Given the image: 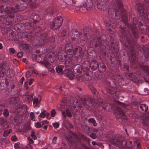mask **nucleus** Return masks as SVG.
Returning <instances> with one entry per match:
<instances>
[{
	"label": "nucleus",
	"mask_w": 149,
	"mask_h": 149,
	"mask_svg": "<svg viewBox=\"0 0 149 149\" xmlns=\"http://www.w3.org/2000/svg\"><path fill=\"white\" fill-rule=\"evenodd\" d=\"M90 89L93 94V98L88 95L82 97L81 100L83 103V106L86 108L88 109L92 105H100L105 109L107 105L101 98L98 92L93 87H91Z\"/></svg>",
	"instance_id": "obj_1"
},
{
	"label": "nucleus",
	"mask_w": 149,
	"mask_h": 149,
	"mask_svg": "<svg viewBox=\"0 0 149 149\" xmlns=\"http://www.w3.org/2000/svg\"><path fill=\"white\" fill-rule=\"evenodd\" d=\"M95 34L96 35L97 39L94 38L90 41V46L91 47H94L95 48L99 47L100 51L104 54L106 55V52L110 46L109 41L106 40L100 41L99 40L101 39V37L100 36V33L98 31H96Z\"/></svg>",
	"instance_id": "obj_2"
},
{
	"label": "nucleus",
	"mask_w": 149,
	"mask_h": 149,
	"mask_svg": "<svg viewBox=\"0 0 149 149\" xmlns=\"http://www.w3.org/2000/svg\"><path fill=\"white\" fill-rule=\"evenodd\" d=\"M119 31L124 36V38L122 37L120 39L122 44L127 43L129 46L134 45L136 40L139 38L138 35L137 38H135L134 36V37L133 38L130 30L126 27L123 29H121Z\"/></svg>",
	"instance_id": "obj_3"
},
{
	"label": "nucleus",
	"mask_w": 149,
	"mask_h": 149,
	"mask_svg": "<svg viewBox=\"0 0 149 149\" xmlns=\"http://www.w3.org/2000/svg\"><path fill=\"white\" fill-rule=\"evenodd\" d=\"M109 141L115 145H120V147L126 148L129 149L133 148V146H127V142L123 139L120 135L116 134L111 136Z\"/></svg>",
	"instance_id": "obj_4"
},
{
	"label": "nucleus",
	"mask_w": 149,
	"mask_h": 149,
	"mask_svg": "<svg viewBox=\"0 0 149 149\" xmlns=\"http://www.w3.org/2000/svg\"><path fill=\"white\" fill-rule=\"evenodd\" d=\"M105 82L108 85L106 88L107 93L110 94L113 98H116L117 97V92L116 85L114 82L112 81L111 82L108 81L106 80Z\"/></svg>",
	"instance_id": "obj_5"
},
{
	"label": "nucleus",
	"mask_w": 149,
	"mask_h": 149,
	"mask_svg": "<svg viewBox=\"0 0 149 149\" xmlns=\"http://www.w3.org/2000/svg\"><path fill=\"white\" fill-rule=\"evenodd\" d=\"M121 18L122 20V22L125 23L126 25L131 30L133 35L135 38H138V30L136 26V24L133 23L130 24L128 22V17L126 15H122Z\"/></svg>",
	"instance_id": "obj_6"
},
{
	"label": "nucleus",
	"mask_w": 149,
	"mask_h": 149,
	"mask_svg": "<svg viewBox=\"0 0 149 149\" xmlns=\"http://www.w3.org/2000/svg\"><path fill=\"white\" fill-rule=\"evenodd\" d=\"M17 3L15 6V8H12V12L16 13L18 11L25 10L27 7L28 4L27 0H17Z\"/></svg>",
	"instance_id": "obj_7"
},
{
	"label": "nucleus",
	"mask_w": 149,
	"mask_h": 149,
	"mask_svg": "<svg viewBox=\"0 0 149 149\" xmlns=\"http://www.w3.org/2000/svg\"><path fill=\"white\" fill-rule=\"evenodd\" d=\"M63 21L61 16L55 18L53 21L50 23L51 28L53 30H55L59 28L61 26Z\"/></svg>",
	"instance_id": "obj_8"
},
{
	"label": "nucleus",
	"mask_w": 149,
	"mask_h": 149,
	"mask_svg": "<svg viewBox=\"0 0 149 149\" xmlns=\"http://www.w3.org/2000/svg\"><path fill=\"white\" fill-rule=\"evenodd\" d=\"M86 51H83L80 46H76L74 49L73 55L76 57L77 59H80L83 58L86 56L85 53Z\"/></svg>",
	"instance_id": "obj_9"
},
{
	"label": "nucleus",
	"mask_w": 149,
	"mask_h": 149,
	"mask_svg": "<svg viewBox=\"0 0 149 149\" xmlns=\"http://www.w3.org/2000/svg\"><path fill=\"white\" fill-rule=\"evenodd\" d=\"M113 6L115 10L120 11L122 15L126 14V10L123 8V5L121 0H116Z\"/></svg>",
	"instance_id": "obj_10"
},
{
	"label": "nucleus",
	"mask_w": 149,
	"mask_h": 149,
	"mask_svg": "<svg viewBox=\"0 0 149 149\" xmlns=\"http://www.w3.org/2000/svg\"><path fill=\"white\" fill-rule=\"evenodd\" d=\"M135 7L137 9L139 14L141 16L146 17L148 14L147 12L144 10V6L142 3H138L135 4Z\"/></svg>",
	"instance_id": "obj_11"
},
{
	"label": "nucleus",
	"mask_w": 149,
	"mask_h": 149,
	"mask_svg": "<svg viewBox=\"0 0 149 149\" xmlns=\"http://www.w3.org/2000/svg\"><path fill=\"white\" fill-rule=\"evenodd\" d=\"M134 45L129 46L127 45H125L126 48H128V52L130 53L129 56V60L130 62H134L136 60V55L135 51H134L133 47Z\"/></svg>",
	"instance_id": "obj_12"
},
{
	"label": "nucleus",
	"mask_w": 149,
	"mask_h": 149,
	"mask_svg": "<svg viewBox=\"0 0 149 149\" xmlns=\"http://www.w3.org/2000/svg\"><path fill=\"white\" fill-rule=\"evenodd\" d=\"M108 61L109 64L113 67L118 63L119 61V57L116 56L114 54L111 53Z\"/></svg>",
	"instance_id": "obj_13"
},
{
	"label": "nucleus",
	"mask_w": 149,
	"mask_h": 149,
	"mask_svg": "<svg viewBox=\"0 0 149 149\" xmlns=\"http://www.w3.org/2000/svg\"><path fill=\"white\" fill-rule=\"evenodd\" d=\"M127 79L136 83L140 81V77L138 74L135 72L128 73L126 74Z\"/></svg>",
	"instance_id": "obj_14"
},
{
	"label": "nucleus",
	"mask_w": 149,
	"mask_h": 149,
	"mask_svg": "<svg viewBox=\"0 0 149 149\" xmlns=\"http://www.w3.org/2000/svg\"><path fill=\"white\" fill-rule=\"evenodd\" d=\"M40 46L42 53L44 54L50 53L54 48L52 46L48 45V44L44 43L41 44Z\"/></svg>",
	"instance_id": "obj_15"
},
{
	"label": "nucleus",
	"mask_w": 149,
	"mask_h": 149,
	"mask_svg": "<svg viewBox=\"0 0 149 149\" xmlns=\"http://www.w3.org/2000/svg\"><path fill=\"white\" fill-rule=\"evenodd\" d=\"M65 51L68 55H70L69 57H71L73 55L74 49L73 46L72 44L68 43H66L65 45Z\"/></svg>",
	"instance_id": "obj_16"
},
{
	"label": "nucleus",
	"mask_w": 149,
	"mask_h": 149,
	"mask_svg": "<svg viewBox=\"0 0 149 149\" xmlns=\"http://www.w3.org/2000/svg\"><path fill=\"white\" fill-rule=\"evenodd\" d=\"M13 13L7 14L3 17L4 19L6 22V24L11 26V22L13 17H15V14Z\"/></svg>",
	"instance_id": "obj_17"
},
{
	"label": "nucleus",
	"mask_w": 149,
	"mask_h": 149,
	"mask_svg": "<svg viewBox=\"0 0 149 149\" xmlns=\"http://www.w3.org/2000/svg\"><path fill=\"white\" fill-rule=\"evenodd\" d=\"M0 8L3 10L4 12H7V14L9 13H15L12 12V8H15V7H10V4L7 3H4L2 4L0 6Z\"/></svg>",
	"instance_id": "obj_18"
},
{
	"label": "nucleus",
	"mask_w": 149,
	"mask_h": 149,
	"mask_svg": "<svg viewBox=\"0 0 149 149\" xmlns=\"http://www.w3.org/2000/svg\"><path fill=\"white\" fill-rule=\"evenodd\" d=\"M91 29L88 27H85L83 29V33L84 35V40L87 41V40L91 39L93 37L90 34Z\"/></svg>",
	"instance_id": "obj_19"
},
{
	"label": "nucleus",
	"mask_w": 149,
	"mask_h": 149,
	"mask_svg": "<svg viewBox=\"0 0 149 149\" xmlns=\"http://www.w3.org/2000/svg\"><path fill=\"white\" fill-rule=\"evenodd\" d=\"M68 55V54L66 52L63 50H61L59 51L58 53V59L60 62H63L66 60Z\"/></svg>",
	"instance_id": "obj_20"
},
{
	"label": "nucleus",
	"mask_w": 149,
	"mask_h": 149,
	"mask_svg": "<svg viewBox=\"0 0 149 149\" xmlns=\"http://www.w3.org/2000/svg\"><path fill=\"white\" fill-rule=\"evenodd\" d=\"M19 98L16 97H11L8 98L7 100V103L11 105L12 106L16 105L19 102Z\"/></svg>",
	"instance_id": "obj_21"
},
{
	"label": "nucleus",
	"mask_w": 149,
	"mask_h": 149,
	"mask_svg": "<svg viewBox=\"0 0 149 149\" xmlns=\"http://www.w3.org/2000/svg\"><path fill=\"white\" fill-rule=\"evenodd\" d=\"M25 26L24 24L22 23H19L15 25L14 29L18 32L23 33L25 32Z\"/></svg>",
	"instance_id": "obj_22"
},
{
	"label": "nucleus",
	"mask_w": 149,
	"mask_h": 149,
	"mask_svg": "<svg viewBox=\"0 0 149 149\" xmlns=\"http://www.w3.org/2000/svg\"><path fill=\"white\" fill-rule=\"evenodd\" d=\"M117 113L116 114V116L117 118H119L123 117V119L126 120V115L123 113V109L119 107H117L116 109Z\"/></svg>",
	"instance_id": "obj_23"
},
{
	"label": "nucleus",
	"mask_w": 149,
	"mask_h": 149,
	"mask_svg": "<svg viewBox=\"0 0 149 149\" xmlns=\"http://www.w3.org/2000/svg\"><path fill=\"white\" fill-rule=\"evenodd\" d=\"M8 79L6 78L1 79L0 81V90H5L9 85Z\"/></svg>",
	"instance_id": "obj_24"
},
{
	"label": "nucleus",
	"mask_w": 149,
	"mask_h": 149,
	"mask_svg": "<svg viewBox=\"0 0 149 149\" xmlns=\"http://www.w3.org/2000/svg\"><path fill=\"white\" fill-rule=\"evenodd\" d=\"M104 23L107 30L111 34H113L115 33V29L113 28V26L111 23L109 21H106L104 22Z\"/></svg>",
	"instance_id": "obj_25"
},
{
	"label": "nucleus",
	"mask_w": 149,
	"mask_h": 149,
	"mask_svg": "<svg viewBox=\"0 0 149 149\" xmlns=\"http://www.w3.org/2000/svg\"><path fill=\"white\" fill-rule=\"evenodd\" d=\"M82 68V71L84 72H87L89 70L90 68V62L88 61H84L83 62L81 66Z\"/></svg>",
	"instance_id": "obj_26"
},
{
	"label": "nucleus",
	"mask_w": 149,
	"mask_h": 149,
	"mask_svg": "<svg viewBox=\"0 0 149 149\" xmlns=\"http://www.w3.org/2000/svg\"><path fill=\"white\" fill-rule=\"evenodd\" d=\"M63 74L71 80L73 79L75 75H74V73H73L72 70L70 69L65 70Z\"/></svg>",
	"instance_id": "obj_27"
},
{
	"label": "nucleus",
	"mask_w": 149,
	"mask_h": 149,
	"mask_svg": "<svg viewBox=\"0 0 149 149\" xmlns=\"http://www.w3.org/2000/svg\"><path fill=\"white\" fill-rule=\"evenodd\" d=\"M73 72L74 75L77 76L80 75L82 72V68L80 64L76 65L73 68Z\"/></svg>",
	"instance_id": "obj_28"
},
{
	"label": "nucleus",
	"mask_w": 149,
	"mask_h": 149,
	"mask_svg": "<svg viewBox=\"0 0 149 149\" xmlns=\"http://www.w3.org/2000/svg\"><path fill=\"white\" fill-rule=\"evenodd\" d=\"M25 26L24 31L29 33L34 25L32 22H27L24 24Z\"/></svg>",
	"instance_id": "obj_29"
},
{
	"label": "nucleus",
	"mask_w": 149,
	"mask_h": 149,
	"mask_svg": "<svg viewBox=\"0 0 149 149\" xmlns=\"http://www.w3.org/2000/svg\"><path fill=\"white\" fill-rule=\"evenodd\" d=\"M93 6V4L91 0H84L83 6L87 10H90Z\"/></svg>",
	"instance_id": "obj_30"
},
{
	"label": "nucleus",
	"mask_w": 149,
	"mask_h": 149,
	"mask_svg": "<svg viewBox=\"0 0 149 149\" xmlns=\"http://www.w3.org/2000/svg\"><path fill=\"white\" fill-rule=\"evenodd\" d=\"M31 19L33 20V23L35 24L38 23L40 19V15L35 13H33L31 16Z\"/></svg>",
	"instance_id": "obj_31"
},
{
	"label": "nucleus",
	"mask_w": 149,
	"mask_h": 149,
	"mask_svg": "<svg viewBox=\"0 0 149 149\" xmlns=\"http://www.w3.org/2000/svg\"><path fill=\"white\" fill-rule=\"evenodd\" d=\"M143 51V54L146 59L147 60L149 59V48L145 46L142 48Z\"/></svg>",
	"instance_id": "obj_32"
},
{
	"label": "nucleus",
	"mask_w": 149,
	"mask_h": 149,
	"mask_svg": "<svg viewBox=\"0 0 149 149\" xmlns=\"http://www.w3.org/2000/svg\"><path fill=\"white\" fill-rule=\"evenodd\" d=\"M42 29V27L38 26H36L34 28L32 31H30V36L31 37L34 36L38 33Z\"/></svg>",
	"instance_id": "obj_33"
},
{
	"label": "nucleus",
	"mask_w": 149,
	"mask_h": 149,
	"mask_svg": "<svg viewBox=\"0 0 149 149\" xmlns=\"http://www.w3.org/2000/svg\"><path fill=\"white\" fill-rule=\"evenodd\" d=\"M71 35V38L72 40H75L76 39H78L80 37V34L77 30L75 29L73 30L72 33Z\"/></svg>",
	"instance_id": "obj_34"
},
{
	"label": "nucleus",
	"mask_w": 149,
	"mask_h": 149,
	"mask_svg": "<svg viewBox=\"0 0 149 149\" xmlns=\"http://www.w3.org/2000/svg\"><path fill=\"white\" fill-rule=\"evenodd\" d=\"M10 65L9 63L8 64L6 62L4 61L0 66V69L5 72V71L8 72L10 70Z\"/></svg>",
	"instance_id": "obj_35"
},
{
	"label": "nucleus",
	"mask_w": 149,
	"mask_h": 149,
	"mask_svg": "<svg viewBox=\"0 0 149 149\" xmlns=\"http://www.w3.org/2000/svg\"><path fill=\"white\" fill-rule=\"evenodd\" d=\"M141 120L144 126H146L149 125V117L147 116H143L141 118Z\"/></svg>",
	"instance_id": "obj_36"
},
{
	"label": "nucleus",
	"mask_w": 149,
	"mask_h": 149,
	"mask_svg": "<svg viewBox=\"0 0 149 149\" xmlns=\"http://www.w3.org/2000/svg\"><path fill=\"white\" fill-rule=\"evenodd\" d=\"M90 67L91 69L95 70L98 67L99 64L97 61L95 60H92L90 63Z\"/></svg>",
	"instance_id": "obj_37"
},
{
	"label": "nucleus",
	"mask_w": 149,
	"mask_h": 149,
	"mask_svg": "<svg viewBox=\"0 0 149 149\" xmlns=\"http://www.w3.org/2000/svg\"><path fill=\"white\" fill-rule=\"evenodd\" d=\"M48 33H47L44 32L41 33L40 35L38 36V40L41 42H43L45 40L47 37Z\"/></svg>",
	"instance_id": "obj_38"
},
{
	"label": "nucleus",
	"mask_w": 149,
	"mask_h": 149,
	"mask_svg": "<svg viewBox=\"0 0 149 149\" xmlns=\"http://www.w3.org/2000/svg\"><path fill=\"white\" fill-rule=\"evenodd\" d=\"M149 90L147 87L146 86H141L139 88V91L141 95H146V93H148Z\"/></svg>",
	"instance_id": "obj_39"
},
{
	"label": "nucleus",
	"mask_w": 149,
	"mask_h": 149,
	"mask_svg": "<svg viewBox=\"0 0 149 149\" xmlns=\"http://www.w3.org/2000/svg\"><path fill=\"white\" fill-rule=\"evenodd\" d=\"M107 69V67L105 64L102 63H100L98 66V70L99 72H105Z\"/></svg>",
	"instance_id": "obj_40"
},
{
	"label": "nucleus",
	"mask_w": 149,
	"mask_h": 149,
	"mask_svg": "<svg viewBox=\"0 0 149 149\" xmlns=\"http://www.w3.org/2000/svg\"><path fill=\"white\" fill-rule=\"evenodd\" d=\"M109 3H104V4H100L97 6V8L101 10L104 11L107 9L108 7Z\"/></svg>",
	"instance_id": "obj_41"
},
{
	"label": "nucleus",
	"mask_w": 149,
	"mask_h": 149,
	"mask_svg": "<svg viewBox=\"0 0 149 149\" xmlns=\"http://www.w3.org/2000/svg\"><path fill=\"white\" fill-rule=\"evenodd\" d=\"M65 65L66 68L70 69L74 66V63L71 59H68L65 62Z\"/></svg>",
	"instance_id": "obj_42"
},
{
	"label": "nucleus",
	"mask_w": 149,
	"mask_h": 149,
	"mask_svg": "<svg viewBox=\"0 0 149 149\" xmlns=\"http://www.w3.org/2000/svg\"><path fill=\"white\" fill-rule=\"evenodd\" d=\"M125 23L122 21H120L118 22L116 24V28L120 31L121 29H123L126 28Z\"/></svg>",
	"instance_id": "obj_43"
},
{
	"label": "nucleus",
	"mask_w": 149,
	"mask_h": 149,
	"mask_svg": "<svg viewBox=\"0 0 149 149\" xmlns=\"http://www.w3.org/2000/svg\"><path fill=\"white\" fill-rule=\"evenodd\" d=\"M41 55H37L33 54L31 56V58L33 60L35 61L38 62L39 63L40 61L38 60V59L39 60L41 58Z\"/></svg>",
	"instance_id": "obj_44"
},
{
	"label": "nucleus",
	"mask_w": 149,
	"mask_h": 149,
	"mask_svg": "<svg viewBox=\"0 0 149 149\" xmlns=\"http://www.w3.org/2000/svg\"><path fill=\"white\" fill-rule=\"evenodd\" d=\"M15 85L13 84L12 87L11 88V91L12 96L16 95L18 93V91L16 88H15Z\"/></svg>",
	"instance_id": "obj_45"
},
{
	"label": "nucleus",
	"mask_w": 149,
	"mask_h": 149,
	"mask_svg": "<svg viewBox=\"0 0 149 149\" xmlns=\"http://www.w3.org/2000/svg\"><path fill=\"white\" fill-rule=\"evenodd\" d=\"M87 53H88L90 56L95 57L97 56V52L95 49H92L89 50V51H87Z\"/></svg>",
	"instance_id": "obj_46"
},
{
	"label": "nucleus",
	"mask_w": 149,
	"mask_h": 149,
	"mask_svg": "<svg viewBox=\"0 0 149 149\" xmlns=\"http://www.w3.org/2000/svg\"><path fill=\"white\" fill-rule=\"evenodd\" d=\"M140 109L143 112H146L148 110V107L146 104H141L140 106Z\"/></svg>",
	"instance_id": "obj_47"
},
{
	"label": "nucleus",
	"mask_w": 149,
	"mask_h": 149,
	"mask_svg": "<svg viewBox=\"0 0 149 149\" xmlns=\"http://www.w3.org/2000/svg\"><path fill=\"white\" fill-rule=\"evenodd\" d=\"M8 122L6 119L2 117L0 118V124L3 126H5L8 124Z\"/></svg>",
	"instance_id": "obj_48"
},
{
	"label": "nucleus",
	"mask_w": 149,
	"mask_h": 149,
	"mask_svg": "<svg viewBox=\"0 0 149 149\" xmlns=\"http://www.w3.org/2000/svg\"><path fill=\"white\" fill-rule=\"evenodd\" d=\"M47 59L48 61H50L51 63H53L56 60L55 56L54 54H50L49 55Z\"/></svg>",
	"instance_id": "obj_49"
},
{
	"label": "nucleus",
	"mask_w": 149,
	"mask_h": 149,
	"mask_svg": "<svg viewBox=\"0 0 149 149\" xmlns=\"http://www.w3.org/2000/svg\"><path fill=\"white\" fill-rule=\"evenodd\" d=\"M22 103L20 102V103L19 104V105L18 106V108H21L23 109H24V111L23 112V113H25L27 111V106L26 105H22Z\"/></svg>",
	"instance_id": "obj_50"
},
{
	"label": "nucleus",
	"mask_w": 149,
	"mask_h": 149,
	"mask_svg": "<svg viewBox=\"0 0 149 149\" xmlns=\"http://www.w3.org/2000/svg\"><path fill=\"white\" fill-rule=\"evenodd\" d=\"M29 6L31 8H36L37 7L35 0H30Z\"/></svg>",
	"instance_id": "obj_51"
},
{
	"label": "nucleus",
	"mask_w": 149,
	"mask_h": 149,
	"mask_svg": "<svg viewBox=\"0 0 149 149\" xmlns=\"http://www.w3.org/2000/svg\"><path fill=\"white\" fill-rule=\"evenodd\" d=\"M63 68L64 66L63 65H58L56 68V71L58 73L62 72Z\"/></svg>",
	"instance_id": "obj_52"
},
{
	"label": "nucleus",
	"mask_w": 149,
	"mask_h": 149,
	"mask_svg": "<svg viewBox=\"0 0 149 149\" xmlns=\"http://www.w3.org/2000/svg\"><path fill=\"white\" fill-rule=\"evenodd\" d=\"M109 3L107 0H97L95 3L97 5V6L100 4H104V3Z\"/></svg>",
	"instance_id": "obj_53"
},
{
	"label": "nucleus",
	"mask_w": 149,
	"mask_h": 149,
	"mask_svg": "<svg viewBox=\"0 0 149 149\" xmlns=\"http://www.w3.org/2000/svg\"><path fill=\"white\" fill-rule=\"evenodd\" d=\"M102 74H99L97 73H95L94 75V78L95 80H98L101 79L102 77Z\"/></svg>",
	"instance_id": "obj_54"
},
{
	"label": "nucleus",
	"mask_w": 149,
	"mask_h": 149,
	"mask_svg": "<svg viewBox=\"0 0 149 149\" xmlns=\"http://www.w3.org/2000/svg\"><path fill=\"white\" fill-rule=\"evenodd\" d=\"M48 42L51 44H54L56 41V38L54 36H52L48 38Z\"/></svg>",
	"instance_id": "obj_55"
},
{
	"label": "nucleus",
	"mask_w": 149,
	"mask_h": 149,
	"mask_svg": "<svg viewBox=\"0 0 149 149\" xmlns=\"http://www.w3.org/2000/svg\"><path fill=\"white\" fill-rule=\"evenodd\" d=\"M75 80L78 83L82 82L84 81V78L83 76H80L76 77L75 78Z\"/></svg>",
	"instance_id": "obj_56"
},
{
	"label": "nucleus",
	"mask_w": 149,
	"mask_h": 149,
	"mask_svg": "<svg viewBox=\"0 0 149 149\" xmlns=\"http://www.w3.org/2000/svg\"><path fill=\"white\" fill-rule=\"evenodd\" d=\"M68 141L70 142V144L75 146L77 144V139H70Z\"/></svg>",
	"instance_id": "obj_57"
},
{
	"label": "nucleus",
	"mask_w": 149,
	"mask_h": 149,
	"mask_svg": "<svg viewBox=\"0 0 149 149\" xmlns=\"http://www.w3.org/2000/svg\"><path fill=\"white\" fill-rule=\"evenodd\" d=\"M43 61H40L39 63H40L42 65H44L46 67H48L49 66V63L46 60L43 61Z\"/></svg>",
	"instance_id": "obj_58"
},
{
	"label": "nucleus",
	"mask_w": 149,
	"mask_h": 149,
	"mask_svg": "<svg viewBox=\"0 0 149 149\" xmlns=\"http://www.w3.org/2000/svg\"><path fill=\"white\" fill-rule=\"evenodd\" d=\"M137 23L138 24V26L139 27H141V26H143L144 21L143 20L138 19L137 21Z\"/></svg>",
	"instance_id": "obj_59"
},
{
	"label": "nucleus",
	"mask_w": 149,
	"mask_h": 149,
	"mask_svg": "<svg viewBox=\"0 0 149 149\" xmlns=\"http://www.w3.org/2000/svg\"><path fill=\"white\" fill-rule=\"evenodd\" d=\"M14 120L17 124H21L22 123V120L20 118L17 116L15 117Z\"/></svg>",
	"instance_id": "obj_60"
},
{
	"label": "nucleus",
	"mask_w": 149,
	"mask_h": 149,
	"mask_svg": "<svg viewBox=\"0 0 149 149\" xmlns=\"http://www.w3.org/2000/svg\"><path fill=\"white\" fill-rule=\"evenodd\" d=\"M88 121L93 124V126H95L97 125V123L94 118H90L88 119Z\"/></svg>",
	"instance_id": "obj_61"
},
{
	"label": "nucleus",
	"mask_w": 149,
	"mask_h": 149,
	"mask_svg": "<svg viewBox=\"0 0 149 149\" xmlns=\"http://www.w3.org/2000/svg\"><path fill=\"white\" fill-rule=\"evenodd\" d=\"M31 136L34 140L36 139H37V137L35 134L34 131L33 130H31Z\"/></svg>",
	"instance_id": "obj_62"
},
{
	"label": "nucleus",
	"mask_w": 149,
	"mask_h": 149,
	"mask_svg": "<svg viewBox=\"0 0 149 149\" xmlns=\"http://www.w3.org/2000/svg\"><path fill=\"white\" fill-rule=\"evenodd\" d=\"M30 47V45L29 44H26L23 45L22 47L23 49L25 51H28Z\"/></svg>",
	"instance_id": "obj_63"
},
{
	"label": "nucleus",
	"mask_w": 149,
	"mask_h": 149,
	"mask_svg": "<svg viewBox=\"0 0 149 149\" xmlns=\"http://www.w3.org/2000/svg\"><path fill=\"white\" fill-rule=\"evenodd\" d=\"M114 46L113 47V49L115 53H117L119 50L118 46L117 44H115Z\"/></svg>",
	"instance_id": "obj_64"
}]
</instances>
